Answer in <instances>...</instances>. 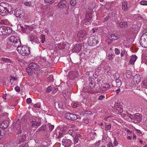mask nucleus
Returning <instances> with one entry per match:
<instances>
[{"instance_id": "obj_31", "label": "nucleus", "mask_w": 147, "mask_h": 147, "mask_svg": "<svg viewBox=\"0 0 147 147\" xmlns=\"http://www.w3.org/2000/svg\"><path fill=\"white\" fill-rule=\"evenodd\" d=\"M26 71L29 75H32L33 74L32 68L30 67H28L26 68Z\"/></svg>"}, {"instance_id": "obj_9", "label": "nucleus", "mask_w": 147, "mask_h": 147, "mask_svg": "<svg viewBox=\"0 0 147 147\" xmlns=\"http://www.w3.org/2000/svg\"><path fill=\"white\" fill-rule=\"evenodd\" d=\"M65 117L66 119L71 121L75 120L78 118L76 115L69 112L65 114Z\"/></svg>"}, {"instance_id": "obj_22", "label": "nucleus", "mask_w": 147, "mask_h": 147, "mask_svg": "<svg viewBox=\"0 0 147 147\" xmlns=\"http://www.w3.org/2000/svg\"><path fill=\"white\" fill-rule=\"evenodd\" d=\"M29 67L36 70H37L39 69L40 66L37 64L34 63H31L29 65Z\"/></svg>"}, {"instance_id": "obj_49", "label": "nucleus", "mask_w": 147, "mask_h": 147, "mask_svg": "<svg viewBox=\"0 0 147 147\" xmlns=\"http://www.w3.org/2000/svg\"><path fill=\"white\" fill-rule=\"evenodd\" d=\"M4 131L3 130H2V131L1 129H0V139L1 138V136H3L4 135Z\"/></svg>"}, {"instance_id": "obj_60", "label": "nucleus", "mask_w": 147, "mask_h": 147, "mask_svg": "<svg viewBox=\"0 0 147 147\" xmlns=\"http://www.w3.org/2000/svg\"><path fill=\"white\" fill-rule=\"evenodd\" d=\"M58 90V89L57 88H55L54 89H53V92L55 93L57 92Z\"/></svg>"}, {"instance_id": "obj_34", "label": "nucleus", "mask_w": 147, "mask_h": 147, "mask_svg": "<svg viewBox=\"0 0 147 147\" xmlns=\"http://www.w3.org/2000/svg\"><path fill=\"white\" fill-rule=\"evenodd\" d=\"M94 79L91 78H89V81L90 82L89 83V86L92 89V86H94L93 84H94V82L93 80Z\"/></svg>"}, {"instance_id": "obj_8", "label": "nucleus", "mask_w": 147, "mask_h": 147, "mask_svg": "<svg viewBox=\"0 0 147 147\" xmlns=\"http://www.w3.org/2000/svg\"><path fill=\"white\" fill-rule=\"evenodd\" d=\"M14 15L19 20H22L24 18L25 13L22 9L17 8L15 10Z\"/></svg>"}, {"instance_id": "obj_54", "label": "nucleus", "mask_w": 147, "mask_h": 147, "mask_svg": "<svg viewBox=\"0 0 147 147\" xmlns=\"http://www.w3.org/2000/svg\"><path fill=\"white\" fill-rule=\"evenodd\" d=\"M105 97L104 96L102 95H101L98 97V99L99 100H102L103 98H105Z\"/></svg>"}, {"instance_id": "obj_5", "label": "nucleus", "mask_w": 147, "mask_h": 147, "mask_svg": "<svg viewBox=\"0 0 147 147\" xmlns=\"http://www.w3.org/2000/svg\"><path fill=\"white\" fill-rule=\"evenodd\" d=\"M20 123L19 119H17L13 122V131L15 133L18 134H20L22 133Z\"/></svg>"}, {"instance_id": "obj_37", "label": "nucleus", "mask_w": 147, "mask_h": 147, "mask_svg": "<svg viewBox=\"0 0 147 147\" xmlns=\"http://www.w3.org/2000/svg\"><path fill=\"white\" fill-rule=\"evenodd\" d=\"M45 36L44 35L41 34V35L40 39H41V42L42 43H43L44 42L45 40Z\"/></svg>"}, {"instance_id": "obj_10", "label": "nucleus", "mask_w": 147, "mask_h": 147, "mask_svg": "<svg viewBox=\"0 0 147 147\" xmlns=\"http://www.w3.org/2000/svg\"><path fill=\"white\" fill-rule=\"evenodd\" d=\"M29 38L32 44L38 43V39L37 36L31 34L29 36Z\"/></svg>"}, {"instance_id": "obj_40", "label": "nucleus", "mask_w": 147, "mask_h": 147, "mask_svg": "<svg viewBox=\"0 0 147 147\" xmlns=\"http://www.w3.org/2000/svg\"><path fill=\"white\" fill-rule=\"evenodd\" d=\"M53 75H50V76L47 79V81L48 82H52L53 81Z\"/></svg>"}, {"instance_id": "obj_51", "label": "nucleus", "mask_w": 147, "mask_h": 147, "mask_svg": "<svg viewBox=\"0 0 147 147\" xmlns=\"http://www.w3.org/2000/svg\"><path fill=\"white\" fill-rule=\"evenodd\" d=\"M54 128V126L53 125H49V129L51 131Z\"/></svg>"}, {"instance_id": "obj_42", "label": "nucleus", "mask_w": 147, "mask_h": 147, "mask_svg": "<svg viewBox=\"0 0 147 147\" xmlns=\"http://www.w3.org/2000/svg\"><path fill=\"white\" fill-rule=\"evenodd\" d=\"M45 3L50 4H52L54 1V0H45Z\"/></svg>"}, {"instance_id": "obj_11", "label": "nucleus", "mask_w": 147, "mask_h": 147, "mask_svg": "<svg viewBox=\"0 0 147 147\" xmlns=\"http://www.w3.org/2000/svg\"><path fill=\"white\" fill-rule=\"evenodd\" d=\"M62 144L65 147H70L73 144L70 139L63 138L62 141Z\"/></svg>"}, {"instance_id": "obj_59", "label": "nucleus", "mask_w": 147, "mask_h": 147, "mask_svg": "<svg viewBox=\"0 0 147 147\" xmlns=\"http://www.w3.org/2000/svg\"><path fill=\"white\" fill-rule=\"evenodd\" d=\"M118 144V142L116 140V139L115 138L114 139V145L115 146H117V144Z\"/></svg>"}, {"instance_id": "obj_21", "label": "nucleus", "mask_w": 147, "mask_h": 147, "mask_svg": "<svg viewBox=\"0 0 147 147\" xmlns=\"http://www.w3.org/2000/svg\"><path fill=\"white\" fill-rule=\"evenodd\" d=\"M26 119L27 118L26 116V115H24L22 118L21 120L20 124H21L22 125L24 126V128H26L27 127L26 125L27 123V122Z\"/></svg>"}, {"instance_id": "obj_46", "label": "nucleus", "mask_w": 147, "mask_h": 147, "mask_svg": "<svg viewBox=\"0 0 147 147\" xmlns=\"http://www.w3.org/2000/svg\"><path fill=\"white\" fill-rule=\"evenodd\" d=\"M115 54L117 55H119L120 53V51L117 48H115Z\"/></svg>"}, {"instance_id": "obj_57", "label": "nucleus", "mask_w": 147, "mask_h": 147, "mask_svg": "<svg viewBox=\"0 0 147 147\" xmlns=\"http://www.w3.org/2000/svg\"><path fill=\"white\" fill-rule=\"evenodd\" d=\"M11 79H10V80L11 79H13V80H14V81L16 80H17V78L16 77H13V76H11Z\"/></svg>"}, {"instance_id": "obj_38", "label": "nucleus", "mask_w": 147, "mask_h": 147, "mask_svg": "<svg viewBox=\"0 0 147 147\" xmlns=\"http://www.w3.org/2000/svg\"><path fill=\"white\" fill-rule=\"evenodd\" d=\"M6 29H7V34L9 35L11 34L12 32V30L11 28L9 27H6Z\"/></svg>"}, {"instance_id": "obj_58", "label": "nucleus", "mask_w": 147, "mask_h": 147, "mask_svg": "<svg viewBox=\"0 0 147 147\" xmlns=\"http://www.w3.org/2000/svg\"><path fill=\"white\" fill-rule=\"evenodd\" d=\"M19 147H28V145L27 144H26L20 145Z\"/></svg>"}, {"instance_id": "obj_52", "label": "nucleus", "mask_w": 147, "mask_h": 147, "mask_svg": "<svg viewBox=\"0 0 147 147\" xmlns=\"http://www.w3.org/2000/svg\"><path fill=\"white\" fill-rule=\"evenodd\" d=\"M26 102L28 104H30L32 102V100L30 98H28L27 99Z\"/></svg>"}, {"instance_id": "obj_6", "label": "nucleus", "mask_w": 147, "mask_h": 147, "mask_svg": "<svg viewBox=\"0 0 147 147\" xmlns=\"http://www.w3.org/2000/svg\"><path fill=\"white\" fill-rule=\"evenodd\" d=\"M128 116L131 121L135 123L139 122L142 119L141 115L139 113H136L134 115L128 114Z\"/></svg>"}, {"instance_id": "obj_15", "label": "nucleus", "mask_w": 147, "mask_h": 147, "mask_svg": "<svg viewBox=\"0 0 147 147\" xmlns=\"http://www.w3.org/2000/svg\"><path fill=\"white\" fill-rule=\"evenodd\" d=\"M133 81L135 84H138L141 81V77L138 74L135 75L133 78Z\"/></svg>"}, {"instance_id": "obj_12", "label": "nucleus", "mask_w": 147, "mask_h": 147, "mask_svg": "<svg viewBox=\"0 0 147 147\" xmlns=\"http://www.w3.org/2000/svg\"><path fill=\"white\" fill-rule=\"evenodd\" d=\"M92 15L90 13L86 14L85 16V18L84 20V21L86 25L90 24L92 22Z\"/></svg>"}, {"instance_id": "obj_29", "label": "nucleus", "mask_w": 147, "mask_h": 147, "mask_svg": "<svg viewBox=\"0 0 147 147\" xmlns=\"http://www.w3.org/2000/svg\"><path fill=\"white\" fill-rule=\"evenodd\" d=\"M119 26L121 28H126L127 26V23L126 22H121L120 23Z\"/></svg>"}, {"instance_id": "obj_61", "label": "nucleus", "mask_w": 147, "mask_h": 147, "mask_svg": "<svg viewBox=\"0 0 147 147\" xmlns=\"http://www.w3.org/2000/svg\"><path fill=\"white\" fill-rule=\"evenodd\" d=\"M85 114L88 115H90L91 112L90 111H87L85 112Z\"/></svg>"}, {"instance_id": "obj_48", "label": "nucleus", "mask_w": 147, "mask_h": 147, "mask_svg": "<svg viewBox=\"0 0 147 147\" xmlns=\"http://www.w3.org/2000/svg\"><path fill=\"white\" fill-rule=\"evenodd\" d=\"M105 130H108L110 129L111 128V125L110 124L108 125H107L106 124H105Z\"/></svg>"}, {"instance_id": "obj_62", "label": "nucleus", "mask_w": 147, "mask_h": 147, "mask_svg": "<svg viewBox=\"0 0 147 147\" xmlns=\"http://www.w3.org/2000/svg\"><path fill=\"white\" fill-rule=\"evenodd\" d=\"M69 8H68L67 9H66V11H65L64 12V13L65 14H68L69 13V11L68 10Z\"/></svg>"}, {"instance_id": "obj_1", "label": "nucleus", "mask_w": 147, "mask_h": 147, "mask_svg": "<svg viewBox=\"0 0 147 147\" xmlns=\"http://www.w3.org/2000/svg\"><path fill=\"white\" fill-rule=\"evenodd\" d=\"M144 30V33L140 38V43L141 45L144 48L147 47V25H144L143 26Z\"/></svg>"}, {"instance_id": "obj_7", "label": "nucleus", "mask_w": 147, "mask_h": 147, "mask_svg": "<svg viewBox=\"0 0 147 147\" xmlns=\"http://www.w3.org/2000/svg\"><path fill=\"white\" fill-rule=\"evenodd\" d=\"M6 6V5L4 3H0V14L2 16L7 15L9 13Z\"/></svg>"}, {"instance_id": "obj_28", "label": "nucleus", "mask_w": 147, "mask_h": 147, "mask_svg": "<svg viewBox=\"0 0 147 147\" xmlns=\"http://www.w3.org/2000/svg\"><path fill=\"white\" fill-rule=\"evenodd\" d=\"M136 59V56L135 55H133L130 60L129 63L131 64H134Z\"/></svg>"}, {"instance_id": "obj_30", "label": "nucleus", "mask_w": 147, "mask_h": 147, "mask_svg": "<svg viewBox=\"0 0 147 147\" xmlns=\"http://www.w3.org/2000/svg\"><path fill=\"white\" fill-rule=\"evenodd\" d=\"M122 9L124 11H126L127 10V4L126 2L125 1H123L122 3Z\"/></svg>"}, {"instance_id": "obj_18", "label": "nucleus", "mask_w": 147, "mask_h": 147, "mask_svg": "<svg viewBox=\"0 0 147 147\" xmlns=\"http://www.w3.org/2000/svg\"><path fill=\"white\" fill-rule=\"evenodd\" d=\"M21 30L24 33L28 34L30 33L29 26L24 25L21 27Z\"/></svg>"}, {"instance_id": "obj_55", "label": "nucleus", "mask_w": 147, "mask_h": 147, "mask_svg": "<svg viewBox=\"0 0 147 147\" xmlns=\"http://www.w3.org/2000/svg\"><path fill=\"white\" fill-rule=\"evenodd\" d=\"M15 89L16 91H17L18 92H19L20 91V88L18 87H16L15 88Z\"/></svg>"}, {"instance_id": "obj_2", "label": "nucleus", "mask_w": 147, "mask_h": 147, "mask_svg": "<svg viewBox=\"0 0 147 147\" xmlns=\"http://www.w3.org/2000/svg\"><path fill=\"white\" fill-rule=\"evenodd\" d=\"M17 50L20 54L24 56L28 55L30 53L29 48L25 45L19 46L17 47Z\"/></svg>"}, {"instance_id": "obj_53", "label": "nucleus", "mask_w": 147, "mask_h": 147, "mask_svg": "<svg viewBox=\"0 0 147 147\" xmlns=\"http://www.w3.org/2000/svg\"><path fill=\"white\" fill-rule=\"evenodd\" d=\"M83 121L86 124H87L89 122L88 119L87 118H84L83 119Z\"/></svg>"}, {"instance_id": "obj_56", "label": "nucleus", "mask_w": 147, "mask_h": 147, "mask_svg": "<svg viewBox=\"0 0 147 147\" xmlns=\"http://www.w3.org/2000/svg\"><path fill=\"white\" fill-rule=\"evenodd\" d=\"M105 85L106 87V89H108L110 88V85L109 84L106 83V84H105Z\"/></svg>"}, {"instance_id": "obj_64", "label": "nucleus", "mask_w": 147, "mask_h": 147, "mask_svg": "<svg viewBox=\"0 0 147 147\" xmlns=\"http://www.w3.org/2000/svg\"><path fill=\"white\" fill-rule=\"evenodd\" d=\"M113 55L112 54H111V56L109 57V60H112L113 59V57H112V56H113Z\"/></svg>"}, {"instance_id": "obj_45", "label": "nucleus", "mask_w": 147, "mask_h": 147, "mask_svg": "<svg viewBox=\"0 0 147 147\" xmlns=\"http://www.w3.org/2000/svg\"><path fill=\"white\" fill-rule=\"evenodd\" d=\"M24 4L26 6H30L31 4V2H25L24 3Z\"/></svg>"}, {"instance_id": "obj_39", "label": "nucleus", "mask_w": 147, "mask_h": 147, "mask_svg": "<svg viewBox=\"0 0 147 147\" xmlns=\"http://www.w3.org/2000/svg\"><path fill=\"white\" fill-rule=\"evenodd\" d=\"M113 76L114 78V79H115V80L119 79V78L120 77V76L118 73H115L113 74Z\"/></svg>"}, {"instance_id": "obj_25", "label": "nucleus", "mask_w": 147, "mask_h": 147, "mask_svg": "<svg viewBox=\"0 0 147 147\" xmlns=\"http://www.w3.org/2000/svg\"><path fill=\"white\" fill-rule=\"evenodd\" d=\"M86 31L84 30H82L79 31L78 34L77 36L79 38H83L86 34Z\"/></svg>"}, {"instance_id": "obj_23", "label": "nucleus", "mask_w": 147, "mask_h": 147, "mask_svg": "<svg viewBox=\"0 0 147 147\" xmlns=\"http://www.w3.org/2000/svg\"><path fill=\"white\" fill-rule=\"evenodd\" d=\"M47 129V127L46 125H44L40 127L37 130L36 132L38 133H41L45 131Z\"/></svg>"}, {"instance_id": "obj_35", "label": "nucleus", "mask_w": 147, "mask_h": 147, "mask_svg": "<svg viewBox=\"0 0 147 147\" xmlns=\"http://www.w3.org/2000/svg\"><path fill=\"white\" fill-rule=\"evenodd\" d=\"M80 135L78 134V135H76L75 136L74 138L75 144L77 143L78 142V141L79 140V137H80Z\"/></svg>"}, {"instance_id": "obj_3", "label": "nucleus", "mask_w": 147, "mask_h": 147, "mask_svg": "<svg viewBox=\"0 0 147 147\" xmlns=\"http://www.w3.org/2000/svg\"><path fill=\"white\" fill-rule=\"evenodd\" d=\"M37 118L31 117L29 119V125L32 129L36 128L40 125L41 123L36 121Z\"/></svg>"}, {"instance_id": "obj_16", "label": "nucleus", "mask_w": 147, "mask_h": 147, "mask_svg": "<svg viewBox=\"0 0 147 147\" xmlns=\"http://www.w3.org/2000/svg\"><path fill=\"white\" fill-rule=\"evenodd\" d=\"M67 2L65 0L61 1L57 5V7L63 9L65 7Z\"/></svg>"}, {"instance_id": "obj_17", "label": "nucleus", "mask_w": 147, "mask_h": 147, "mask_svg": "<svg viewBox=\"0 0 147 147\" xmlns=\"http://www.w3.org/2000/svg\"><path fill=\"white\" fill-rule=\"evenodd\" d=\"M88 42L90 45H95L96 44V41L93 36L89 37Z\"/></svg>"}, {"instance_id": "obj_26", "label": "nucleus", "mask_w": 147, "mask_h": 147, "mask_svg": "<svg viewBox=\"0 0 147 147\" xmlns=\"http://www.w3.org/2000/svg\"><path fill=\"white\" fill-rule=\"evenodd\" d=\"M6 29V26H2L0 27V35H3L5 34V31Z\"/></svg>"}, {"instance_id": "obj_20", "label": "nucleus", "mask_w": 147, "mask_h": 147, "mask_svg": "<svg viewBox=\"0 0 147 147\" xmlns=\"http://www.w3.org/2000/svg\"><path fill=\"white\" fill-rule=\"evenodd\" d=\"M119 35H116L115 34H113L109 35L108 36V37L111 40H117L119 39Z\"/></svg>"}, {"instance_id": "obj_32", "label": "nucleus", "mask_w": 147, "mask_h": 147, "mask_svg": "<svg viewBox=\"0 0 147 147\" xmlns=\"http://www.w3.org/2000/svg\"><path fill=\"white\" fill-rule=\"evenodd\" d=\"M55 106H58L59 108H62L63 106L62 102L61 101L55 102Z\"/></svg>"}, {"instance_id": "obj_36", "label": "nucleus", "mask_w": 147, "mask_h": 147, "mask_svg": "<svg viewBox=\"0 0 147 147\" xmlns=\"http://www.w3.org/2000/svg\"><path fill=\"white\" fill-rule=\"evenodd\" d=\"M52 88L51 86H48L45 91V92L46 93H50L52 90Z\"/></svg>"}, {"instance_id": "obj_13", "label": "nucleus", "mask_w": 147, "mask_h": 147, "mask_svg": "<svg viewBox=\"0 0 147 147\" xmlns=\"http://www.w3.org/2000/svg\"><path fill=\"white\" fill-rule=\"evenodd\" d=\"M26 139V136L23 135L18 136L16 137V142L18 144H20L21 142L25 141Z\"/></svg>"}, {"instance_id": "obj_4", "label": "nucleus", "mask_w": 147, "mask_h": 147, "mask_svg": "<svg viewBox=\"0 0 147 147\" xmlns=\"http://www.w3.org/2000/svg\"><path fill=\"white\" fill-rule=\"evenodd\" d=\"M9 40L11 42V44L16 47H17L19 46H20L21 44L20 39L17 36L15 37L13 36H11L9 37Z\"/></svg>"}, {"instance_id": "obj_43", "label": "nucleus", "mask_w": 147, "mask_h": 147, "mask_svg": "<svg viewBox=\"0 0 147 147\" xmlns=\"http://www.w3.org/2000/svg\"><path fill=\"white\" fill-rule=\"evenodd\" d=\"M76 3V0H71L70 2L71 5L72 6H74Z\"/></svg>"}, {"instance_id": "obj_41", "label": "nucleus", "mask_w": 147, "mask_h": 147, "mask_svg": "<svg viewBox=\"0 0 147 147\" xmlns=\"http://www.w3.org/2000/svg\"><path fill=\"white\" fill-rule=\"evenodd\" d=\"M68 133L70 135L73 136L74 134L75 131L72 129H70L68 131Z\"/></svg>"}, {"instance_id": "obj_24", "label": "nucleus", "mask_w": 147, "mask_h": 147, "mask_svg": "<svg viewBox=\"0 0 147 147\" xmlns=\"http://www.w3.org/2000/svg\"><path fill=\"white\" fill-rule=\"evenodd\" d=\"M115 82L116 83V86L118 87H119L121 86L122 84L121 82V80L119 79H118L117 80H115V82L113 81V82H112V85L113 86H114L113 84L114 83H115Z\"/></svg>"}, {"instance_id": "obj_47", "label": "nucleus", "mask_w": 147, "mask_h": 147, "mask_svg": "<svg viewBox=\"0 0 147 147\" xmlns=\"http://www.w3.org/2000/svg\"><path fill=\"white\" fill-rule=\"evenodd\" d=\"M34 107L35 108H40V104L37 103L34 105Z\"/></svg>"}, {"instance_id": "obj_44", "label": "nucleus", "mask_w": 147, "mask_h": 147, "mask_svg": "<svg viewBox=\"0 0 147 147\" xmlns=\"http://www.w3.org/2000/svg\"><path fill=\"white\" fill-rule=\"evenodd\" d=\"M140 4L142 5H147V1H142L140 2Z\"/></svg>"}, {"instance_id": "obj_33", "label": "nucleus", "mask_w": 147, "mask_h": 147, "mask_svg": "<svg viewBox=\"0 0 147 147\" xmlns=\"http://www.w3.org/2000/svg\"><path fill=\"white\" fill-rule=\"evenodd\" d=\"M1 61L6 63H11L12 62L11 60L10 59L3 57L1 58Z\"/></svg>"}, {"instance_id": "obj_63", "label": "nucleus", "mask_w": 147, "mask_h": 147, "mask_svg": "<svg viewBox=\"0 0 147 147\" xmlns=\"http://www.w3.org/2000/svg\"><path fill=\"white\" fill-rule=\"evenodd\" d=\"M120 91V89L118 88L116 90V92L117 94H118Z\"/></svg>"}, {"instance_id": "obj_19", "label": "nucleus", "mask_w": 147, "mask_h": 147, "mask_svg": "<svg viewBox=\"0 0 147 147\" xmlns=\"http://www.w3.org/2000/svg\"><path fill=\"white\" fill-rule=\"evenodd\" d=\"M9 125V122L8 121H4L0 124V127L3 129L7 128Z\"/></svg>"}, {"instance_id": "obj_14", "label": "nucleus", "mask_w": 147, "mask_h": 147, "mask_svg": "<svg viewBox=\"0 0 147 147\" xmlns=\"http://www.w3.org/2000/svg\"><path fill=\"white\" fill-rule=\"evenodd\" d=\"M82 46V43H80L78 45H76L74 46L72 49V51L73 52H79L80 51Z\"/></svg>"}, {"instance_id": "obj_27", "label": "nucleus", "mask_w": 147, "mask_h": 147, "mask_svg": "<svg viewBox=\"0 0 147 147\" xmlns=\"http://www.w3.org/2000/svg\"><path fill=\"white\" fill-rule=\"evenodd\" d=\"M100 85L98 83H96L94 85L92 86V89L93 90H96L97 92H98V90L100 88Z\"/></svg>"}, {"instance_id": "obj_50", "label": "nucleus", "mask_w": 147, "mask_h": 147, "mask_svg": "<svg viewBox=\"0 0 147 147\" xmlns=\"http://www.w3.org/2000/svg\"><path fill=\"white\" fill-rule=\"evenodd\" d=\"M126 52V51L124 50H123V51H121V57H123L125 53Z\"/></svg>"}]
</instances>
